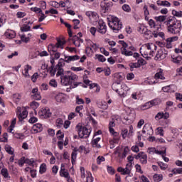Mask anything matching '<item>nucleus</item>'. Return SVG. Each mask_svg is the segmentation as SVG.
<instances>
[{
  "mask_svg": "<svg viewBox=\"0 0 182 182\" xmlns=\"http://www.w3.org/2000/svg\"><path fill=\"white\" fill-rule=\"evenodd\" d=\"M151 151H155L156 154H160L162 156V157H164L166 156V151H157L154 149H151Z\"/></svg>",
  "mask_w": 182,
  "mask_h": 182,
  "instance_id": "obj_43",
  "label": "nucleus"
},
{
  "mask_svg": "<svg viewBox=\"0 0 182 182\" xmlns=\"http://www.w3.org/2000/svg\"><path fill=\"white\" fill-rule=\"evenodd\" d=\"M16 124V118H14L12 120L11 124L9 128L8 129L9 133H14L12 132H14V129L15 128V125Z\"/></svg>",
  "mask_w": 182,
  "mask_h": 182,
  "instance_id": "obj_30",
  "label": "nucleus"
},
{
  "mask_svg": "<svg viewBox=\"0 0 182 182\" xmlns=\"http://www.w3.org/2000/svg\"><path fill=\"white\" fill-rule=\"evenodd\" d=\"M33 163H35V160H33V159H29L26 158V164H28V166H32Z\"/></svg>",
  "mask_w": 182,
  "mask_h": 182,
  "instance_id": "obj_61",
  "label": "nucleus"
},
{
  "mask_svg": "<svg viewBox=\"0 0 182 182\" xmlns=\"http://www.w3.org/2000/svg\"><path fill=\"white\" fill-rule=\"evenodd\" d=\"M154 180L156 182H160L163 180V175L161 174H155L154 175Z\"/></svg>",
  "mask_w": 182,
  "mask_h": 182,
  "instance_id": "obj_36",
  "label": "nucleus"
},
{
  "mask_svg": "<svg viewBox=\"0 0 182 182\" xmlns=\"http://www.w3.org/2000/svg\"><path fill=\"white\" fill-rule=\"evenodd\" d=\"M4 35L8 39H14L16 36V33L14 30H6Z\"/></svg>",
  "mask_w": 182,
  "mask_h": 182,
  "instance_id": "obj_20",
  "label": "nucleus"
},
{
  "mask_svg": "<svg viewBox=\"0 0 182 182\" xmlns=\"http://www.w3.org/2000/svg\"><path fill=\"white\" fill-rule=\"evenodd\" d=\"M177 39H178V38L176 36L168 38L166 40L165 48H166L167 49H171L173 48V46L171 45V42H174V41H177Z\"/></svg>",
  "mask_w": 182,
  "mask_h": 182,
  "instance_id": "obj_17",
  "label": "nucleus"
},
{
  "mask_svg": "<svg viewBox=\"0 0 182 182\" xmlns=\"http://www.w3.org/2000/svg\"><path fill=\"white\" fill-rule=\"evenodd\" d=\"M149 103H151V107H153V106H157V105L160 103V100L159 99L153 100L151 101H149Z\"/></svg>",
  "mask_w": 182,
  "mask_h": 182,
  "instance_id": "obj_49",
  "label": "nucleus"
},
{
  "mask_svg": "<svg viewBox=\"0 0 182 182\" xmlns=\"http://www.w3.org/2000/svg\"><path fill=\"white\" fill-rule=\"evenodd\" d=\"M108 26L112 31H114V32H118V31L122 29V24L119 18L112 16L111 21H108Z\"/></svg>",
  "mask_w": 182,
  "mask_h": 182,
  "instance_id": "obj_7",
  "label": "nucleus"
},
{
  "mask_svg": "<svg viewBox=\"0 0 182 182\" xmlns=\"http://www.w3.org/2000/svg\"><path fill=\"white\" fill-rule=\"evenodd\" d=\"M86 150V147L84 146H80L78 149L75 148L71 154V161L73 164H75L76 162V157H77V151L80 153H83Z\"/></svg>",
  "mask_w": 182,
  "mask_h": 182,
  "instance_id": "obj_8",
  "label": "nucleus"
},
{
  "mask_svg": "<svg viewBox=\"0 0 182 182\" xmlns=\"http://www.w3.org/2000/svg\"><path fill=\"white\" fill-rule=\"evenodd\" d=\"M169 89V93H173V92H176L177 90V86L174 85H168Z\"/></svg>",
  "mask_w": 182,
  "mask_h": 182,
  "instance_id": "obj_44",
  "label": "nucleus"
},
{
  "mask_svg": "<svg viewBox=\"0 0 182 182\" xmlns=\"http://www.w3.org/2000/svg\"><path fill=\"white\" fill-rule=\"evenodd\" d=\"M95 57L99 60V62H106V58H105V56L100 54H97Z\"/></svg>",
  "mask_w": 182,
  "mask_h": 182,
  "instance_id": "obj_45",
  "label": "nucleus"
},
{
  "mask_svg": "<svg viewBox=\"0 0 182 182\" xmlns=\"http://www.w3.org/2000/svg\"><path fill=\"white\" fill-rule=\"evenodd\" d=\"M1 174L4 180H11V174H9L8 168H2L1 170Z\"/></svg>",
  "mask_w": 182,
  "mask_h": 182,
  "instance_id": "obj_18",
  "label": "nucleus"
},
{
  "mask_svg": "<svg viewBox=\"0 0 182 182\" xmlns=\"http://www.w3.org/2000/svg\"><path fill=\"white\" fill-rule=\"evenodd\" d=\"M112 136H114V139L109 141L110 144H113V143L114 144L119 143V140H120V136H119V133L115 132L112 134Z\"/></svg>",
  "mask_w": 182,
  "mask_h": 182,
  "instance_id": "obj_27",
  "label": "nucleus"
},
{
  "mask_svg": "<svg viewBox=\"0 0 182 182\" xmlns=\"http://www.w3.org/2000/svg\"><path fill=\"white\" fill-rule=\"evenodd\" d=\"M84 70H85V68H83L82 67H72L71 68V70H73V72H80Z\"/></svg>",
  "mask_w": 182,
  "mask_h": 182,
  "instance_id": "obj_55",
  "label": "nucleus"
},
{
  "mask_svg": "<svg viewBox=\"0 0 182 182\" xmlns=\"http://www.w3.org/2000/svg\"><path fill=\"white\" fill-rule=\"evenodd\" d=\"M112 88V90H114L116 93H118L121 97H126V96H127V92L129 89L126 84H120L118 82L113 83Z\"/></svg>",
  "mask_w": 182,
  "mask_h": 182,
  "instance_id": "obj_5",
  "label": "nucleus"
},
{
  "mask_svg": "<svg viewBox=\"0 0 182 182\" xmlns=\"http://www.w3.org/2000/svg\"><path fill=\"white\" fill-rule=\"evenodd\" d=\"M56 126L57 127H63V119L58 118L56 120Z\"/></svg>",
  "mask_w": 182,
  "mask_h": 182,
  "instance_id": "obj_42",
  "label": "nucleus"
},
{
  "mask_svg": "<svg viewBox=\"0 0 182 182\" xmlns=\"http://www.w3.org/2000/svg\"><path fill=\"white\" fill-rule=\"evenodd\" d=\"M165 25L168 33H171L172 35H180L182 29L181 21L177 20L176 17L172 16L168 18L166 21H165Z\"/></svg>",
  "mask_w": 182,
  "mask_h": 182,
  "instance_id": "obj_2",
  "label": "nucleus"
},
{
  "mask_svg": "<svg viewBox=\"0 0 182 182\" xmlns=\"http://www.w3.org/2000/svg\"><path fill=\"white\" fill-rule=\"evenodd\" d=\"M57 137H58V140H62V139H63V137H65V135L63 134L62 131L59 130L57 132Z\"/></svg>",
  "mask_w": 182,
  "mask_h": 182,
  "instance_id": "obj_54",
  "label": "nucleus"
},
{
  "mask_svg": "<svg viewBox=\"0 0 182 182\" xmlns=\"http://www.w3.org/2000/svg\"><path fill=\"white\" fill-rule=\"evenodd\" d=\"M157 130V134H160L161 136H164V129H163V128L161 127H158L156 129Z\"/></svg>",
  "mask_w": 182,
  "mask_h": 182,
  "instance_id": "obj_58",
  "label": "nucleus"
},
{
  "mask_svg": "<svg viewBox=\"0 0 182 182\" xmlns=\"http://www.w3.org/2000/svg\"><path fill=\"white\" fill-rule=\"evenodd\" d=\"M130 151V149H129V146H125L124 148V151L123 153H118V156L120 159H124L126 158V156H127V154Z\"/></svg>",
  "mask_w": 182,
  "mask_h": 182,
  "instance_id": "obj_26",
  "label": "nucleus"
},
{
  "mask_svg": "<svg viewBox=\"0 0 182 182\" xmlns=\"http://www.w3.org/2000/svg\"><path fill=\"white\" fill-rule=\"evenodd\" d=\"M31 11L35 12L36 14H42V9L39 7H31Z\"/></svg>",
  "mask_w": 182,
  "mask_h": 182,
  "instance_id": "obj_41",
  "label": "nucleus"
},
{
  "mask_svg": "<svg viewBox=\"0 0 182 182\" xmlns=\"http://www.w3.org/2000/svg\"><path fill=\"white\" fill-rule=\"evenodd\" d=\"M128 133H129V130H127V129H124L122 131V136L123 139H126V137H127Z\"/></svg>",
  "mask_w": 182,
  "mask_h": 182,
  "instance_id": "obj_62",
  "label": "nucleus"
},
{
  "mask_svg": "<svg viewBox=\"0 0 182 182\" xmlns=\"http://www.w3.org/2000/svg\"><path fill=\"white\" fill-rule=\"evenodd\" d=\"M124 49V48H121V53L122 55H125V56H133V52L130 51L129 50Z\"/></svg>",
  "mask_w": 182,
  "mask_h": 182,
  "instance_id": "obj_29",
  "label": "nucleus"
},
{
  "mask_svg": "<svg viewBox=\"0 0 182 182\" xmlns=\"http://www.w3.org/2000/svg\"><path fill=\"white\" fill-rule=\"evenodd\" d=\"M79 59H80V57L77 55L70 56L65 55L64 58H60L58 60L55 68L50 66L48 69L50 76H55V75H56L57 77H59V76H60V77L65 76V70H63L65 62L66 63H70V62H75V60H79Z\"/></svg>",
  "mask_w": 182,
  "mask_h": 182,
  "instance_id": "obj_1",
  "label": "nucleus"
},
{
  "mask_svg": "<svg viewBox=\"0 0 182 182\" xmlns=\"http://www.w3.org/2000/svg\"><path fill=\"white\" fill-rule=\"evenodd\" d=\"M117 171L121 173L122 176H126V174H129L132 171V163H129L126 165V167L124 168L122 167H119Z\"/></svg>",
  "mask_w": 182,
  "mask_h": 182,
  "instance_id": "obj_13",
  "label": "nucleus"
},
{
  "mask_svg": "<svg viewBox=\"0 0 182 182\" xmlns=\"http://www.w3.org/2000/svg\"><path fill=\"white\" fill-rule=\"evenodd\" d=\"M21 32H29V31H31V26H29L28 24H23L21 27Z\"/></svg>",
  "mask_w": 182,
  "mask_h": 182,
  "instance_id": "obj_33",
  "label": "nucleus"
},
{
  "mask_svg": "<svg viewBox=\"0 0 182 182\" xmlns=\"http://www.w3.org/2000/svg\"><path fill=\"white\" fill-rule=\"evenodd\" d=\"M38 115L41 119H48V117H50L52 116V113H50V110L48 107L41 108L38 112Z\"/></svg>",
  "mask_w": 182,
  "mask_h": 182,
  "instance_id": "obj_12",
  "label": "nucleus"
},
{
  "mask_svg": "<svg viewBox=\"0 0 182 182\" xmlns=\"http://www.w3.org/2000/svg\"><path fill=\"white\" fill-rule=\"evenodd\" d=\"M154 19L156 22H159L160 23H166L167 22V16H155Z\"/></svg>",
  "mask_w": 182,
  "mask_h": 182,
  "instance_id": "obj_22",
  "label": "nucleus"
},
{
  "mask_svg": "<svg viewBox=\"0 0 182 182\" xmlns=\"http://www.w3.org/2000/svg\"><path fill=\"white\" fill-rule=\"evenodd\" d=\"M31 97L34 100H41V99H42L40 92H37L36 94L31 95Z\"/></svg>",
  "mask_w": 182,
  "mask_h": 182,
  "instance_id": "obj_40",
  "label": "nucleus"
},
{
  "mask_svg": "<svg viewBox=\"0 0 182 182\" xmlns=\"http://www.w3.org/2000/svg\"><path fill=\"white\" fill-rule=\"evenodd\" d=\"M170 117V113L168 112H158L156 115L155 116V120L159 122V120H161V119H164L166 120V119H168Z\"/></svg>",
  "mask_w": 182,
  "mask_h": 182,
  "instance_id": "obj_16",
  "label": "nucleus"
},
{
  "mask_svg": "<svg viewBox=\"0 0 182 182\" xmlns=\"http://www.w3.org/2000/svg\"><path fill=\"white\" fill-rule=\"evenodd\" d=\"M181 60H182L181 56L172 58V62H173V63H176V65H180V63H181Z\"/></svg>",
  "mask_w": 182,
  "mask_h": 182,
  "instance_id": "obj_34",
  "label": "nucleus"
},
{
  "mask_svg": "<svg viewBox=\"0 0 182 182\" xmlns=\"http://www.w3.org/2000/svg\"><path fill=\"white\" fill-rule=\"evenodd\" d=\"M50 86H52V87H58V82H56V80L52 79L49 82Z\"/></svg>",
  "mask_w": 182,
  "mask_h": 182,
  "instance_id": "obj_47",
  "label": "nucleus"
},
{
  "mask_svg": "<svg viewBox=\"0 0 182 182\" xmlns=\"http://www.w3.org/2000/svg\"><path fill=\"white\" fill-rule=\"evenodd\" d=\"M60 176V177H64V178H66L68 182L72 181V179H70V175L69 174V172L65 168V164H61Z\"/></svg>",
  "mask_w": 182,
  "mask_h": 182,
  "instance_id": "obj_10",
  "label": "nucleus"
},
{
  "mask_svg": "<svg viewBox=\"0 0 182 182\" xmlns=\"http://www.w3.org/2000/svg\"><path fill=\"white\" fill-rule=\"evenodd\" d=\"M143 134H147V136H153L154 131L153 130V127L150 124H145L143 129H142Z\"/></svg>",
  "mask_w": 182,
  "mask_h": 182,
  "instance_id": "obj_14",
  "label": "nucleus"
},
{
  "mask_svg": "<svg viewBox=\"0 0 182 182\" xmlns=\"http://www.w3.org/2000/svg\"><path fill=\"white\" fill-rule=\"evenodd\" d=\"M140 162L141 164H147V154L144 152H142V154L141 155Z\"/></svg>",
  "mask_w": 182,
  "mask_h": 182,
  "instance_id": "obj_31",
  "label": "nucleus"
},
{
  "mask_svg": "<svg viewBox=\"0 0 182 182\" xmlns=\"http://www.w3.org/2000/svg\"><path fill=\"white\" fill-rule=\"evenodd\" d=\"M150 107H151L150 101L141 106V110H147V109H150Z\"/></svg>",
  "mask_w": 182,
  "mask_h": 182,
  "instance_id": "obj_37",
  "label": "nucleus"
},
{
  "mask_svg": "<svg viewBox=\"0 0 182 182\" xmlns=\"http://www.w3.org/2000/svg\"><path fill=\"white\" fill-rule=\"evenodd\" d=\"M33 130L36 132V133H41L42 130H43V127H42V124H36L33 126Z\"/></svg>",
  "mask_w": 182,
  "mask_h": 182,
  "instance_id": "obj_28",
  "label": "nucleus"
},
{
  "mask_svg": "<svg viewBox=\"0 0 182 182\" xmlns=\"http://www.w3.org/2000/svg\"><path fill=\"white\" fill-rule=\"evenodd\" d=\"M16 115L21 122L28 117V111L25 109H23L21 107H17Z\"/></svg>",
  "mask_w": 182,
  "mask_h": 182,
  "instance_id": "obj_11",
  "label": "nucleus"
},
{
  "mask_svg": "<svg viewBox=\"0 0 182 182\" xmlns=\"http://www.w3.org/2000/svg\"><path fill=\"white\" fill-rule=\"evenodd\" d=\"M30 106L33 109V110H35V109H38V107H39V103L36 101H33L31 102Z\"/></svg>",
  "mask_w": 182,
  "mask_h": 182,
  "instance_id": "obj_46",
  "label": "nucleus"
},
{
  "mask_svg": "<svg viewBox=\"0 0 182 182\" xmlns=\"http://www.w3.org/2000/svg\"><path fill=\"white\" fill-rule=\"evenodd\" d=\"M29 70H32V66L26 65L24 68V71L22 73L24 77H31V75H29Z\"/></svg>",
  "mask_w": 182,
  "mask_h": 182,
  "instance_id": "obj_21",
  "label": "nucleus"
},
{
  "mask_svg": "<svg viewBox=\"0 0 182 182\" xmlns=\"http://www.w3.org/2000/svg\"><path fill=\"white\" fill-rule=\"evenodd\" d=\"M65 45V41L58 39L57 43L55 44L56 48H61V49H63V46Z\"/></svg>",
  "mask_w": 182,
  "mask_h": 182,
  "instance_id": "obj_35",
  "label": "nucleus"
},
{
  "mask_svg": "<svg viewBox=\"0 0 182 182\" xmlns=\"http://www.w3.org/2000/svg\"><path fill=\"white\" fill-rule=\"evenodd\" d=\"M156 4L159 5V6H166V8H170L171 6V4H170V2L168 1L158 0Z\"/></svg>",
  "mask_w": 182,
  "mask_h": 182,
  "instance_id": "obj_23",
  "label": "nucleus"
},
{
  "mask_svg": "<svg viewBox=\"0 0 182 182\" xmlns=\"http://www.w3.org/2000/svg\"><path fill=\"white\" fill-rule=\"evenodd\" d=\"M61 84L63 86H68L74 83V87H77L79 83L76 82L78 79L77 75L70 71H65L63 76H61Z\"/></svg>",
  "mask_w": 182,
  "mask_h": 182,
  "instance_id": "obj_3",
  "label": "nucleus"
},
{
  "mask_svg": "<svg viewBox=\"0 0 182 182\" xmlns=\"http://www.w3.org/2000/svg\"><path fill=\"white\" fill-rule=\"evenodd\" d=\"M129 68H131V70H133L134 68H140V65L138 63H129Z\"/></svg>",
  "mask_w": 182,
  "mask_h": 182,
  "instance_id": "obj_50",
  "label": "nucleus"
},
{
  "mask_svg": "<svg viewBox=\"0 0 182 182\" xmlns=\"http://www.w3.org/2000/svg\"><path fill=\"white\" fill-rule=\"evenodd\" d=\"M24 164H26V158L25 156H23L18 160V166L20 167H23Z\"/></svg>",
  "mask_w": 182,
  "mask_h": 182,
  "instance_id": "obj_48",
  "label": "nucleus"
},
{
  "mask_svg": "<svg viewBox=\"0 0 182 182\" xmlns=\"http://www.w3.org/2000/svg\"><path fill=\"white\" fill-rule=\"evenodd\" d=\"M55 99L58 103H63V102H65V94L58 93L55 95Z\"/></svg>",
  "mask_w": 182,
  "mask_h": 182,
  "instance_id": "obj_24",
  "label": "nucleus"
},
{
  "mask_svg": "<svg viewBox=\"0 0 182 182\" xmlns=\"http://www.w3.org/2000/svg\"><path fill=\"white\" fill-rule=\"evenodd\" d=\"M41 174H43V173L46 172V164H42L40 166V171H39Z\"/></svg>",
  "mask_w": 182,
  "mask_h": 182,
  "instance_id": "obj_39",
  "label": "nucleus"
},
{
  "mask_svg": "<svg viewBox=\"0 0 182 182\" xmlns=\"http://www.w3.org/2000/svg\"><path fill=\"white\" fill-rule=\"evenodd\" d=\"M76 130L80 139H87L90 136V133H92L91 129H87V127H83L80 124L76 126Z\"/></svg>",
  "mask_w": 182,
  "mask_h": 182,
  "instance_id": "obj_6",
  "label": "nucleus"
},
{
  "mask_svg": "<svg viewBox=\"0 0 182 182\" xmlns=\"http://www.w3.org/2000/svg\"><path fill=\"white\" fill-rule=\"evenodd\" d=\"M9 170H10L12 173H15L16 171V167L14 164L9 165Z\"/></svg>",
  "mask_w": 182,
  "mask_h": 182,
  "instance_id": "obj_63",
  "label": "nucleus"
},
{
  "mask_svg": "<svg viewBox=\"0 0 182 182\" xmlns=\"http://www.w3.org/2000/svg\"><path fill=\"white\" fill-rule=\"evenodd\" d=\"M172 14L173 16H176V18H181L182 17V11H172Z\"/></svg>",
  "mask_w": 182,
  "mask_h": 182,
  "instance_id": "obj_38",
  "label": "nucleus"
},
{
  "mask_svg": "<svg viewBox=\"0 0 182 182\" xmlns=\"http://www.w3.org/2000/svg\"><path fill=\"white\" fill-rule=\"evenodd\" d=\"M168 54V51L166 50V48H162L159 50L155 56V60H163V59H166V57Z\"/></svg>",
  "mask_w": 182,
  "mask_h": 182,
  "instance_id": "obj_9",
  "label": "nucleus"
},
{
  "mask_svg": "<svg viewBox=\"0 0 182 182\" xmlns=\"http://www.w3.org/2000/svg\"><path fill=\"white\" fill-rule=\"evenodd\" d=\"M155 79H161V80H166V77H164V73H163V69L159 68L157 70L156 73L155 74Z\"/></svg>",
  "mask_w": 182,
  "mask_h": 182,
  "instance_id": "obj_19",
  "label": "nucleus"
},
{
  "mask_svg": "<svg viewBox=\"0 0 182 182\" xmlns=\"http://www.w3.org/2000/svg\"><path fill=\"white\" fill-rule=\"evenodd\" d=\"M100 137H97L95 139H93L92 141V147H95V149H100L101 146L99 144V141H100Z\"/></svg>",
  "mask_w": 182,
  "mask_h": 182,
  "instance_id": "obj_25",
  "label": "nucleus"
},
{
  "mask_svg": "<svg viewBox=\"0 0 182 182\" xmlns=\"http://www.w3.org/2000/svg\"><path fill=\"white\" fill-rule=\"evenodd\" d=\"M76 103L77 105H85V100L79 97V96L76 97Z\"/></svg>",
  "mask_w": 182,
  "mask_h": 182,
  "instance_id": "obj_52",
  "label": "nucleus"
},
{
  "mask_svg": "<svg viewBox=\"0 0 182 182\" xmlns=\"http://www.w3.org/2000/svg\"><path fill=\"white\" fill-rule=\"evenodd\" d=\"M158 164L161 170H166L167 168V164L161 161L159 162Z\"/></svg>",
  "mask_w": 182,
  "mask_h": 182,
  "instance_id": "obj_56",
  "label": "nucleus"
},
{
  "mask_svg": "<svg viewBox=\"0 0 182 182\" xmlns=\"http://www.w3.org/2000/svg\"><path fill=\"white\" fill-rule=\"evenodd\" d=\"M14 137L16 139H20L21 140H23V139L25 138L23 134H19V133L14 134Z\"/></svg>",
  "mask_w": 182,
  "mask_h": 182,
  "instance_id": "obj_60",
  "label": "nucleus"
},
{
  "mask_svg": "<svg viewBox=\"0 0 182 182\" xmlns=\"http://www.w3.org/2000/svg\"><path fill=\"white\" fill-rule=\"evenodd\" d=\"M100 50L101 53H102L105 56H109V53L107 50H106L105 48H100Z\"/></svg>",
  "mask_w": 182,
  "mask_h": 182,
  "instance_id": "obj_59",
  "label": "nucleus"
},
{
  "mask_svg": "<svg viewBox=\"0 0 182 182\" xmlns=\"http://www.w3.org/2000/svg\"><path fill=\"white\" fill-rule=\"evenodd\" d=\"M137 63H138V65H139V68H140V66H144V65H146V60H144V59L139 58L137 60Z\"/></svg>",
  "mask_w": 182,
  "mask_h": 182,
  "instance_id": "obj_53",
  "label": "nucleus"
},
{
  "mask_svg": "<svg viewBox=\"0 0 182 182\" xmlns=\"http://www.w3.org/2000/svg\"><path fill=\"white\" fill-rule=\"evenodd\" d=\"M122 9L124 11V12H130L132 11V9L130 8V6L129 4H124L122 6Z\"/></svg>",
  "mask_w": 182,
  "mask_h": 182,
  "instance_id": "obj_51",
  "label": "nucleus"
},
{
  "mask_svg": "<svg viewBox=\"0 0 182 182\" xmlns=\"http://www.w3.org/2000/svg\"><path fill=\"white\" fill-rule=\"evenodd\" d=\"M98 32L102 35H105L106 32H107V26H106V23H105L102 20H100L98 22Z\"/></svg>",
  "mask_w": 182,
  "mask_h": 182,
  "instance_id": "obj_15",
  "label": "nucleus"
},
{
  "mask_svg": "<svg viewBox=\"0 0 182 182\" xmlns=\"http://www.w3.org/2000/svg\"><path fill=\"white\" fill-rule=\"evenodd\" d=\"M156 50H157V46L154 43H146L140 48V53L144 58H150L154 55Z\"/></svg>",
  "mask_w": 182,
  "mask_h": 182,
  "instance_id": "obj_4",
  "label": "nucleus"
},
{
  "mask_svg": "<svg viewBox=\"0 0 182 182\" xmlns=\"http://www.w3.org/2000/svg\"><path fill=\"white\" fill-rule=\"evenodd\" d=\"M4 149L6 151V153H8L9 154H11V156H14V148H12L9 145H6Z\"/></svg>",
  "mask_w": 182,
  "mask_h": 182,
  "instance_id": "obj_32",
  "label": "nucleus"
},
{
  "mask_svg": "<svg viewBox=\"0 0 182 182\" xmlns=\"http://www.w3.org/2000/svg\"><path fill=\"white\" fill-rule=\"evenodd\" d=\"M38 77H39V74H38V73H34V74L31 76V80H32V82H33V83H35V82H36V80H38Z\"/></svg>",
  "mask_w": 182,
  "mask_h": 182,
  "instance_id": "obj_57",
  "label": "nucleus"
},
{
  "mask_svg": "<svg viewBox=\"0 0 182 182\" xmlns=\"http://www.w3.org/2000/svg\"><path fill=\"white\" fill-rule=\"evenodd\" d=\"M102 161H105V157L100 156L97 158V164H101V163H102Z\"/></svg>",
  "mask_w": 182,
  "mask_h": 182,
  "instance_id": "obj_64",
  "label": "nucleus"
}]
</instances>
